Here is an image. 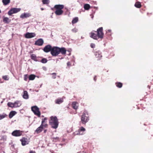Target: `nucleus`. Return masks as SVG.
Listing matches in <instances>:
<instances>
[{"label":"nucleus","mask_w":153,"mask_h":153,"mask_svg":"<svg viewBox=\"0 0 153 153\" xmlns=\"http://www.w3.org/2000/svg\"><path fill=\"white\" fill-rule=\"evenodd\" d=\"M53 8H51L52 10H53Z\"/></svg>","instance_id":"obj_46"},{"label":"nucleus","mask_w":153,"mask_h":153,"mask_svg":"<svg viewBox=\"0 0 153 153\" xmlns=\"http://www.w3.org/2000/svg\"><path fill=\"white\" fill-rule=\"evenodd\" d=\"M29 16V14L27 13H24L22 14L21 16L20 17L22 18H27Z\"/></svg>","instance_id":"obj_27"},{"label":"nucleus","mask_w":153,"mask_h":153,"mask_svg":"<svg viewBox=\"0 0 153 153\" xmlns=\"http://www.w3.org/2000/svg\"><path fill=\"white\" fill-rule=\"evenodd\" d=\"M31 110L34 114L38 117H40L41 113L39 111V108L36 106H33L31 107Z\"/></svg>","instance_id":"obj_6"},{"label":"nucleus","mask_w":153,"mask_h":153,"mask_svg":"<svg viewBox=\"0 0 153 153\" xmlns=\"http://www.w3.org/2000/svg\"><path fill=\"white\" fill-rule=\"evenodd\" d=\"M53 138L58 139V138H59V137H56V138L54 137Z\"/></svg>","instance_id":"obj_44"},{"label":"nucleus","mask_w":153,"mask_h":153,"mask_svg":"<svg viewBox=\"0 0 153 153\" xmlns=\"http://www.w3.org/2000/svg\"><path fill=\"white\" fill-rule=\"evenodd\" d=\"M115 85L118 88H121L123 86L122 83L120 82H117L115 83Z\"/></svg>","instance_id":"obj_28"},{"label":"nucleus","mask_w":153,"mask_h":153,"mask_svg":"<svg viewBox=\"0 0 153 153\" xmlns=\"http://www.w3.org/2000/svg\"><path fill=\"white\" fill-rule=\"evenodd\" d=\"M134 6L136 8H139L141 7L142 5L140 2L137 1L135 3Z\"/></svg>","instance_id":"obj_22"},{"label":"nucleus","mask_w":153,"mask_h":153,"mask_svg":"<svg viewBox=\"0 0 153 153\" xmlns=\"http://www.w3.org/2000/svg\"><path fill=\"white\" fill-rule=\"evenodd\" d=\"M7 115L5 114H0V120L6 117Z\"/></svg>","instance_id":"obj_33"},{"label":"nucleus","mask_w":153,"mask_h":153,"mask_svg":"<svg viewBox=\"0 0 153 153\" xmlns=\"http://www.w3.org/2000/svg\"><path fill=\"white\" fill-rule=\"evenodd\" d=\"M36 76L34 74H31L28 77L29 79V80H33L35 78Z\"/></svg>","instance_id":"obj_24"},{"label":"nucleus","mask_w":153,"mask_h":153,"mask_svg":"<svg viewBox=\"0 0 153 153\" xmlns=\"http://www.w3.org/2000/svg\"><path fill=\"white\" fill-rule=\"evenodd\" d=\"M2 2L4 5H6L10 3V0H2Z\"/></svg>","instance_id":"obj_25"},{"label":"nucleus","mask_w":153,"mask_h":153,"mask_svg":"<svg viewBox=\"0 0 153 153\" xmlns=\"http://www.w3.org/2000/svg\"><path fill=\"white\" fill-rule=\"evenodd\" d=\"M23 97L24 99H28L29 98V95L28 94L27 92V91H24Z\"/></svg>","instance_id":"obj_19"},{"label":"nucleus","mask_w":153,"mask_h":153,"mask_svg":"<svg viewBox=\"0 0 153 153\" xmlns=\"http://www.w3.org/2000/svg\"><path fill=\"white\" fill-rule=\"evenodd\" d=\"M16 112L15 111H11L9 115V117L10 118H12L16 114Z\"/></svg>","instance_id":"obj_23"},{"label":"nucleus","mask_w":153,"mask_h":153,"mask_svg":"<svg viewBox=\"0 0 153 153\" xmlns=\"http://www.w3.org/2000/svg\"><path fill=\"white\" fill-rule=\"evenodd\" d=\"M66 50L65 48H59L57 47L52 48L51 54L53 56H56L61 53L63 55L66 54Z\"/></svg>","instance_id":"obj_2"},{"label":"nucleus","mask_w":153,"mask_h":153,"mask_svg":"<svg viewBox=\"0 0 153 153\" xmlns=\"http://www.w3.org/2000/svg\"><path fill=\"white\" fill-rule=\"evenodd\" d=\"M77 104L78 103L76 102H73L72 104V106L73 108L75 110L77 109L78 108Z\"/></svg>","instance_id":"obj_20"},{"label":"nucleus","mask_w":153,"mask_h":153,"mask_svg":"<svg viewBox=\"0 0 153 153\" xmlns=\"http://www.w3.org/2000/svg\"><path fill=\"white\" fill-rule=\"evenodd\" d=\"M7 105L8 107L11 108H14V103H13L11 102H9L7 103Z\"/></svg>","instance_id":"obj_31"},{"label":"nucleus","mask_w":153,"mask_h":153,"mask_svg":"<svg viewBox=\"0 0 153 153\" xmlns=\"http://www.w3.org/2000/svg\"><path fill=\"white\" fill-rule=\"evenodd\" d=\"M41 10H44V8H41Z\"/></svg>","instance_id":"obj_45"},{"label":"nucleus","mask_w":153,"mask_h":153,"mask_svg":"<svg viewBox=\"0 0 153 153\" xmlns=\"http://www.w3.org/2000/svg\"><path fill=\"white\" fill-rule=\"evenodd\" d=\"M20 10V8H13L11 9L8 12V14L10 16L12 14L16 13Z\"/></svg>","instance_id":"obj_7"},{"label":"nucleus","mask_w":153,"mask_h":153,"mask_svg":"<svg viewBox=\"0 0 153 153\" xmlns=\"http://www.w3.org/2000/svg\"><path fill=\"white\" fill-rule=\"evenodd\" d=\"M94 80L95 81H96L97 80V78H96V76H95L94 78Z\"/></svg>","instance_id":"obj_42"},{"label":"nucleus","mask_w":153,"mask_h":153,"mask_svg":"<svg viewBox=\"0 0 153 153\" xmlns=\"http://www.w3.org/2000/svg\"><path fill=\"white\" fill-rule=\"evenodd\" d=\"M102 27H99L96 31H95V33L93 31L89 33L90 36L95 40H97L99 39H102L103 38L104 35Z\"/></svg>","instance_id":"obj_1"},{"label":"nucleus","mask_w":153,"mask_h":153,"mask_svg":"<svg viewBox=\"0 0 153 153\" xmlns=\"http://www.w3.org/2000/svg\"><path fill=\"white\" fill-rule=\"evenodd\" d=\"M52 75V78L54 79H55L56 78V73H53L52 74H51Z\"/></svg>","instance_id":"obj_37"},{"label":"nucleus","mask_w":153,"mask_h":153,"mask_svg":"<svg viewBox=\"0 0 153 153\" xmlns=\"http://www.w3.org/2000/svg\"><path fill=\"white\" fill-rule=\"evenodd\" d=\"M64 7V5L62 4H57L54 6L53 8L56 10L54 13L56 15H62L63 13L62 9Z\"/></svg>","instance_id":"obj_4"},{"label":"nucleus","mask_w":153,"mask_h":153,"mask_svg":"<svg viewBox=\"0 0 153 153\" xmlns=\"http://www.w3.org/2000/svg\"><path fill=\"white\" fill-rule=\"evenodd\" d=\"M48 119L47 117H45L42 119V123L41 126L43 128H47L48 127V125L47 123V120Z\"/></svg>","instance_id":"obj_10"},{"label":"nucleus","mask_w":153,"mask_h":153,"mask_svg":"<svg viewBox=\"0 0 153 153\" xmlns=\"http://www.w3.org/2000/svg\"><path fill=\"white\" fill-rule=\"evenodd\" d=\"M3 22L5 23L8 24L11 21V20L8 18L5 17L3 19Z\"/></svg>","instance_id":"obj_21"},{"label":"nucleus","mask_w":153,"mask_h":153,"mask_svg":"<svg viewBox=\"0 0 153 153\" xmlns=\"http://www.w3.org/2000/svg\"><path fill=\"white\" fill-rule=\"evenodd\" d=\"M23 131L19 130H16L13 131L12 133L13 136L15 137L21 136L22 133Z\"/></svg>","instance_id":"obj_8"},{"label":"nucleus","mask_w":153,"mask_h":153,"mask_svg":"<svg viewBox=\"0 0 153 153\" xmlns=\"http://www.w3.org/2000/svg\"><path fill=\"white\" fill-rule=\"evenodd\" d=\"M65 97H63L62 98H58L55 100V103L57 104H60L64 101V99Z\"/></svg>","instance_id":"obj_13"},{"label":"nucleus","mask_w":153,"mask_h":153,"mask_svg":"<svg viewBox=\"0 0 153 153\" xmlns=\"http://www.w3.org/2000/svg\"><path fill=\"white\" fill-rule=\"evenodd\" d=\"M47 129H45L44 131V133H46V132H47Z\"/></svg>","instance_id":"obj_43"},{"label":"nucleus","mask_w":153,"mask_h":153,"mask_svg":"<svg viewBox=\"0 0 153 153\" xmlns=\"http://www.w3.org/2000/svg\"><path fill=\"white\" fill-rule=\"evenodd\" d=\"M36 36V34L34 33L27 32L25 34V37L27 39L31 38Z\"/></svg>","instance_id":"obj_9"},{"label":"nucleus","mask_w":153,"mask_h":153,"mask_svg":"<svg viewBox=\"0 0 153 153\" xmlns=\"http://www.w3.org/2000/svg\"><path fill=\"white\" fill-rule=\"evenodd\" d=\"M2 78L5 80H8L9 79L8 76L7 75H5L2 76Z\"/></svg>","instance_id":"obj_36"},{"label":"nucleus","mask_w":153,"mask_h":153,"mask_svg":"<svg viewBox=\"0 0 153 153\" xmlns=\"http://www.w3.org/2000/svg\"><path fill=\"white\" fill-rule=\"evenodd\" d=\"M95 55L96 58H97V60H99L102 57L101 53L99 51L96 52L95 53Z\"/></svg>","instance_id":"obj_15"},{"label":"nucleus","mask_w":153,"mask_h":153,"mask_svg":"<svg viewBox=\"0 0 153 153\" xmlns=\"http://www.w3.org/2000/svg\"><path fill=\"white\" fill-rule=\"evenodd\" d=\"M48 61V60L47 59L45 58H43L41 61V62L43 63H45Z\"/></svg>","instance_id":"obj_35"},{"label":"nucleus","mask_w":153,"mask_h":153,"mask_svg":"<svg viewBox=\"0 0 153 153\" xmlns=\"http://www.w3.org/2000/svg\"><path fill=\"white\" fill-rule=\"evenodd\" d=\"M30 58L32 59L34 61L36 60V56L34 54H32L30 56Z\"/></svg>","instance_id":"obj_30"},{"label":"nucleus","mask_w":153,"mask_h":153,"mask_svg":"<svg viewBox=\"0 0 153 153\" xmlns=\"http://www.w3.org/2000/svg\"><path fill=\"white\" fill-rule=\"evenodd\" d=\"M90 6L88 4H85L84 6V8L85 10H88L90 8Z\"/></svg>","instance_id":"obj_26"},{"label":"nucleus","mask_w":153,"mask_h":153,"mask_svg":"<svg viewBox=\"0 0 153 153\" xmlns=\"http://www.w3.org/2000/svg\"><path fill=\"white\" fill-rule=\"evenodd\" d=\"M22 105L21 102L20 101H16L14 103V108H17L20 107Z\"/></svg>","instance_id":"obj_17"},{"label":"nucleus","mask_w":153,"mask_h":153,"mask_svg":"<svg viewBox=\"0 0 153 153\" xmlns=\"http://www.w3.org/2000/svg\"><path fill=\"white\" fill-rule=\"evenodd\" d=\"M90 46L92 48H94L95 47V45L94 44L91 43L90 45Z\"/></svg>","instance_id":"obj_39"},{"label":"nucleus","mask_w":153,"mask_h":153,"mask_svg":"<svg viewBox=\"0 0 153 153\" xmlns=\"http://www.w3.org/2000/svg\"><path fill=\"white\" fill-rule=\"evenodd\" d=\"M30 153H36V152L34 151H30Z\"/></svg>","instance_id":"obj_41"},{"label":"nucleus","mask_w":153,"mask_h":153,"mask_svg":"<svg viewBox=\"0 0 153 153\" xmlns=\"http://www.w3.org/2000/svg\"><path fill=\"white\" fill-rule=\"evenodd\" d=\"M27 139L25 137H23L20 140V141L22 143V146H24L28 144L27 142Z\"/></svg>","instance_id":"obj_14"},{"label":"nucleus","mask_w":153,"mask_h":153,"mask_svg":"<svg viewBox=\"0 0 153 153\" xmlns=\"http://www.w3.org/2000/svg\"><path fill=\"white\" fill-rule=\"evenodd\" d=\"M81 122L85 125L89 120V116L87 111H85L81 116Z\"/></svg>","instance_id":"obj_5"},{"label":"nucleus","mask_w":153,"mask_h":153,"mask_svg":"<svg viewBox=\"0 0 153 153\" xmlns=\"http://www.w3.org/2000/svg\"><path fill=\"white\" fill-rule=\"evenodd\" d=\"M42 2L43 4H48L50 1L49 0H42Z\"/></svg>","instance_id":"obj_34"},{"label":"nucleus","mask_w":153,"mask_h":153,"mask_svg":"<svg viewBox=\"0 0 153 153\" xmlns=\"http://www.w3.org/2000/svg\"><path fill=\"white\" fill-rule=\"evenodd\" d=\"M78 20V17H75L72 20V24H75L76 23Z\"/></svg>","instance_id":"obj_32"},{"label":"nucleus","mask_w":153,"mask_h":153,"mask_svg":"<svg viewBox=\"0 0 153 153\" xmlns=\"http://www.w3.org/2000/svg\"><path fill=\"white\" fill-rule=\"evenodd\" d=\"M49 123L52 128L56 129L57 128L59 125V122L57 117L56 116H52L50 117Z\"/></svg>","instance_id":"obj_3"},{"label":"nucleus","mask_w":153,"mask_h":153,"mask_svg":"<svg viewBox=\"0 0 153 153\" xmlns=\"http://www.w3.org/2000/svg\"><path fill=\"white\" fill-rule=\"evenodd\" d=\"M85 129L83 127H81L78 130V132L76 134L82 135L83 134V132L85 131Z\"/></svg>","instance_id":"obj_16"},{"label":"nucleus","mask_w":153,"mask_h":153,"mask_svg":"<svg viewBox=\"0 0 153 153\" xmlns=\"http://www.w3.org/2000/svg\"><path fill=\"white\" fill-rule=\"evenodd\" d=\"M106 34L108 37H110L111 35V30H108L106 31Z\"/></svg>","instance_id":"obj_29"},{"label":"nucleus","mask_w":153,"mask_h":153,"mask_svg":"<svg viewBox=\"0 0 153 153\" xmlns=\"http://www.w3.org/2000/svg\"><path fill=\"white\" fill-rule=\"evenodd\" d=\"M28 77L27 74H25L24 75V79L25 81H27Z\"/></svg>","instance_id":"obj_38"},{"label":"nucleus","mask_w":153,"mask_h":153,"mask_svg":"<svg viewBox=\"0 0 153 153\" xmlns=\"http://www.w3.org/2000/svg\"><path fill=\"white\" fill-rule=\"evenodd\" d=\"M43 128H44L40 125L35 131V132L37 134H39L42 131Z\"/></svg>","instance_id":"obj_18"},{"label":"nucleus","mask_w":153,"mask_h":153,"mask_svg":"<svg viewBox=\"0 0 153 153\" xmlns=\"http://www.w3.org/2000/svg\"><path fill=\"white\" fill-rule=\"evenodd\" d=\"M44 42L43 39H42L40 38L35 41L34 44L36 45L41 46L43 44Z\"/></svg>","instance_id":"obj_11"},{"label":"nucleus","mask_w":153,"mask_h":153,"mask_svg":"<svg viewBox=\"0 0 153 153\" xmlns=\"http://www.w3.org/2000/svg\"><path fill=\"white\" fill-rule=\"evenodd\" d=\"M52 48L51 45H47L43 49V50L46 53H48L50 51H51V52Z\"/></svg>","instance_id":"obj_12"},{"label":"nucleus","mask_w":153,"mask_h":153,"mask_svg":"<svg viewBox=\"0 0 153 153\" xmlns=\"http://www.w3.org/2000/svg\"><path fill=\"white\" fill-rule=\"evenodd\" d=\"M67 65L68 66L70 67L71 66V64L70 62H68L67 63Z\"/></svg>","instance_id":"obj_40"}]
</instances>
